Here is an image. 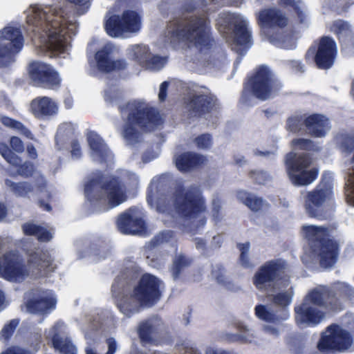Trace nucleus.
Here are the masks:
<instances>
[{
	"instance_id": "1",
	"label": "nucleus",
	"mask_w": 354,
	"mask_h": 354,
	"mask_svg": "<svg viewBox=\"0 0 354 354\" xmlns=\"http://www.w3.org/2000/svg\"><path fill=\"white\" fill-rule=\"evenodd\" d=\"M26 13L27 23L33 27L35 43L38 41L50 57L68 53L71 35H75L77 24L66 8L34 4Z\"/></svg>"
},
{
	"instance_id": "2",
	"label": "nucleus",
	"mask_w": 354,
	"mask_h": 354,
	"mask_svg": "<svg viewBox=\"0 0 354 354\" xmlns=\"http://www.w3.org/2000/svg\"><path fill=\"white\" fill-rule=\"evenodd\" d=\"M166 179V176H162L153 180L147 198L148 204L157 212L169 214L174 206L182 224L191 230L203 226L206 223V206L199 187H178L175 194H167L162 191Z\"/></svg>"
},
{
	"instance_id": "3",
	"label": "nucleus",
	"mask_w": 354,
	"mask_h": 354,
	"mask_svg": "<svg viewBox=\"0 0 354 354\" xmlns=\"http://www.w3.org/2000/svg\"><path fill=\"white\" fill-rule=\"evenodd\" d=\"M185 13L169 21L163 32L166 43L176 46L183 44L196 48L201 55L209 54L214 41L210 37L209 21L205 14H191L196 9L193 1L185 3Z\"/></svg>"
},
{
	"instance_id": "4",
	"label": "nucleus",
	"mask_w": 354,
	"mask_h": 354,
	"mask_svg": "<svg viewBox=\"0 0 354 354\" xmlns=\"http://www.w3.org/2000/svg\"><path fill=\"white\" fill-rule=\"evenodd\" d=\"M125 279L118 277L112 286L113 294H118L116 304L120 311L130 317L143 306L150 307L160 297V281L153 275L144 274L133 289L124 287Z\"/></svg>"
},
{
	"instance_id": "5",
	"label": "nucleus",
	"mask_w": 354,
	"mask_h": 354,
	"mask_svg": "<svg viewBox=\"0 0 354 354\" xmlns=\"http://www.w3.org/2000/svg\"><path fill=\"white\" fill-rule=\"evenodd\" d=\"M28 259V268L22 257L16 252L10 251L0 257V277L11 282H22L30 274L35 277L46 275L52 272L50 257L47 252L25 248Z\"/></svg>"
},
{
	"instance_id": "6",
	"label": "nucleus",
	"mask_w": 354,
	"mask_h": 354,
	"mask_svg": "<svg viewBox=\"0 0 354 354\" xmlns=\"http://www.w3.org/2000/svg\"><path fill=\"white\" fill-rule=\"evenodd\" d=\"M119 109L123 115L127 114L122 136L129 145L134 146L142 141L140 129L150 131L162 123L159 112L143 100L129 102Z\"/></svg>"
},
{
	"instance_id": "7",
	"label": "nucleus",
	"mask_w": 354,
	"mask_h": 354,
	"mask_svg": "<svg viewBox=\"0 0 354 354\" xmlns=\"http://www.w3.org/2000/svg\"><path fill=\"white\" fill-rule=\"evenodd\" d=\"M337 304V298L330 288L318 286L311 289L303 302L295 307L296 322L299 324L316 325L324 317V313L318 307L334 310Z\"/></svg>"
},
{
	"instance_id": "8",
	"label": "nucleus",
	"mask_w": 354,
	"mask_h": 354,
	"mask_svg": "<svg viewBox=\"0 0 354 354\" xmlns=\"http://www.w3.org/2000/svg\"><path fill=\"white\" fill-rule=\"evenodd\" d=\"M84 194L91 203L107 204L109 207H116L127 199L124 186L118 177L104 180L99 171L93 173L84 184Z\"/></svg>"
},
{
	"instance_id": "9",
	"label": "nucleus",
	"mask_w": 354,
	"mask_h": 354,
	"mask_svg": "<svg viewBox=\"0 0 354 354\" xmlns=\"http://www.w3.org/2000/svg\"><path fill=\"white\" fill-rule=\"evenodd\" d=\"M247 20L241 15L230 12L218 15L216 24L219 31L225 37L232 49L243 54L250 46V35L247 29Z\"/></svg>"
},
{
	"instance_id": "10",
	"label": "nucleus",
	"mask_w": 354,
	"mask_h": 354,
	"mask_svg": "<svg viewBox=\"0 0 354 354\" xmlns=\"http://www.w3.org/2000/svg\"><path fill=\"white\" fill-rule=\"evenodd\" d=\"M303 231L313 251L320 257L321 266L326 268L333 266L337 259V245L328 239V229L312 225L304 226Z\"/></svg>"
},
{
	"instance_id": "11",
	"label": "nucleus",
	"mask_w": 354,
	"mask_h": 354,
	"mask_svg": "<svg viewBox=\"0 0 354 354\" xmlns=\"http://www.w3.org/2000/svg\"><path fill=\"white\" fill-rule=\"evenodd\" d=\"M286 268L287 263L284 260L275 259L268 261L255 272L253 284L258 290L264 292H274L281 286L287 287L290 283L289 277H281Z\"/></svg>"
},
{
	"instance_id": "12",
	"label": "nucleus",
	"mask_w": 354,
	"mask_h": 354,
	"mask_svg": "<svg viewBox=\"0 0 354 354\" xmlns=\"http://www.w3.org/2000/svg\"><path fill=\"white\" fill-rule=\"evenodd\" d=\"M312 160L306 153L290 152L286 156V171L290 182L295 186H306L317 178L318 171L310 168Z\"/></svg>"
},
{
	"instance_id": "13",
	"label": "nucleus",
	"mask_w": 354,
	"mask_h": 354,
	"mask_svg": "<svg viewBox=\"0 0 354 354\" xmlns=\"http://www.w3.org/2000/svg\"><path fill=\"white\" fill-rule=\"evenodd\" d=\"M141 17L134 10H126L121 15L109 11L104 24L106 33L112 37L126 38L141 29Z\"/></svg>"
},
{
	"instance_id": "14",
	"label": "nucleus",
	"mask_w": 354,
	"mask_h": 354,
	"mask_svg": "<svg viewBox=\"0 0 354 354\" xmlns=\"http://www.w3.org/2000/svg\"><path fill=\"white\" fill-rule=\"evenodd\" d=\"M278 90V84L274 81L270 71L266 66H261L250 84L244 88L241 102L250 104L253 96L266 100L273 96Z\"/></svg>"
},
{
	"instance_id": "15",
	"label": "nucleus",
	"mask_w": 354,
	"mask_h": 354,
	"mask_svg": "<svg viewBox=\"0 0 354 354\" xmlns=\"http://www.w3.org/2000/svg\"><path fill=\"white\" fill-rule=\"evenodd\" d=\"M352 342L351 337L346 330L337 325H330L323 333L318 348L320 351H344L351 347Z\"/></svg>"
},
{
	"instance_id": "16",
	"label": "nucleus",
	"mask_w": 354,
	"mask_h": 354,
	"mask_svg": "<svg viewBox=\"0 0 354 354\" xmlns=\"http://www.w3.org/2000/svg\"><path fill=\"white\" fill-rule=\"evenodd\" d=\"M333 198L331 184L322 180L311 192L304 196V207L306 213L310 217L319 216V207L330 201Z\"/></svg>"
},
{
	"instance_id": "17",
	"label": "nucleus",
	"mask_w": 354,
	"mask_h": 354,
	"mask_svg": "<svg viewBox=\"0 0 354 354\" xmlns=\"http://www.w3.org/2000/svg\"><path fill=\"white\" fill-rule=\"evenodd\" d=\"M31 80L37 86L53 88L59 86L61 79L50 66L41 62H33L29 66Z\"/></svg>"
},
{
	"instance_id": "18",
	"label": "nucleus",
	"mask_w": 354,
	"mask_h": 354,
	"mask_svg": "<svg viewBox=\"0 0 354 354\" xmlns=\"http://www.w3.org/2000/svg\"><path fill=\"white\" fill-rule=\"evenodd\" d=\"M216 99L208 89L196 91L185 101L190 118L199 117L210 112L215 106Z\"/></svg>"
},
{
	"instance_id": "19",
	"label": "nucleus",
	"mask_w": 354,
	"mask_h": 354,
	"mask_svg": "<svg viewBox=\"0 0 354 354\" xmlns=\"http://www.w3.org/2000/svg\"><path fill=\"white\" fill-rule=\"evenodd\" d=\"M118 48L111 43H107L99 49L95 55L96 67L98 71L109 73L126 68L127 63L123 59H113V55Z\"/></svg>"
},
{
	"instance_id": "20",
	"label": "nucleus",
	"mask_w": 354,
	"mask_h": 354,
	"mask_svg": "<svg viewBox=\"0 0 354 354\" xmlns=\"http://www.w3.org/2000/svg\"><path fill=\"white\" fill-rule=\"evenodd\" d=\"M0 41L14 58L21 50L24 38L20 28L8 25L0 30Z\"/></svg>"
},
{
	"instance_id": "21",
	"label": "nucleus",
	"mask_w": 354,
	"mask_h": 354,
	"mask_svg": "<svg viewBox=\"0 0 354 354\" xmlns=\"http://www.w3.org/2000/svg\"><path fill=\"white\" fill-rule=\"evenodd\" d=\"M64 324L62 322L56 323L51 328L46 331L47 339H51L54 348L63 354H75V346L64 335Z\"/></svg>"
},
{
	"instance_id": "22",
	"label": "nucleus",
	"mask_w": 354,
	"mask_h": 354,
	"mask_svg": "<svg viewBox=\"0 0 354 354\" xmlns=\"http://www.w3.org/2000/svg\"><path fill=\"white\" fill-rule=\"evenodd\" d=\"M138 210L136 207L130 208L119 216L117 225L122 233L137 234L142 232L144 221L137 215Z\"/></svg>"
},
{
	"instance_id": "23",
	"label": "nucleus",
	"mask_w": 354,
	"mask_h": 354,
	"mask_svg": "<svg viewBox=\"0 0 354 354\" xmlns=\"http://www.w3.org/2000/svg\"><path fill=\"white\" fill-rule=\"evenodd\" d=\"M337 53L335 41L330 37L322 38L315 56L317 66L323 69L330 68L333 62Z\"/></svg>"
},
{
	"instance_id": "24",
	"label": "nucleus",
	"mask_w": 354,
	"mask_h": 354,
	"mask_svg": "<svg viewBox=\"0 0 354 354\" xmlns=\"http://www.w3.org/2000/svg\"><path fill=\"white\" fill-rule=\"evenodd\" d=\"M26 304L28 312L44 314L55 308L56 299L50 291L38 292Z\"/></svg>"
},
{
	"instance_id": "25",
	"label": "nucleus",
	"mask_w": 354,
	"mask_h": 354,
	"mask_svg": "<svg viewBox=\"0 0 354 354\" xmlns=\"http://www.w3.org/2000/svg\"><path fill=\"white\" fill-rule=\"evenodd\" d=\"M258 20L261 26L266 28H282L288 24V18L277 8L262 10L259 13Z\"/></svg>"
},
{
	"instance_id": "26",
	"label": "nucleus",
	"mask_w": 354,
	"mask_h": 354,
	"mask_svg": "<svg viewBox=\"0 0 354 354\" xmlns=\"http://www.w3.org/2000/svg\"><path fill=\"white\" fill-rule=\"evenodd\" d=\"M305 127L314 137H324L330 129L328 120L323 115L313 114L305 118Z\"/></svg>"
},
{
	"instance_id": "27",
	"label": "nucleus",
	"mask_w": 354,
	"mask_h": 354,
	"mask_svg": "<svg viewBox=\"0 0 354 354\" xmlns=\"http://www.w3.org/2000/svg\"><path fill=\"white\" fill-rule=\"evenodd\" d=\"M32 113L37 118L51 116L57 113V103L48 97H41L33 100L31 102Z\"/></svg>"
},
{
	"instance_id": "28",
	"label": "nucleus",
	"mask_w": 354,
	"mask_h": 354,
	"mask_svg": "<svg viewBox=\"0 0 354 354\" xmlns=\"http://www.w3.org/2000/svg\"><path fill=\"white\" fill-rule=\"evenodd\" d=\"M330 30L338 36L344 48L354 47V30L348 22L343 20L335 21Z\"/></svg>"
},
{
	"instance_id": "29",
	"label": "nucleus",
	"mask_w": 354,
	"mask_h": 354,
	"mask_svg": "<svg viewBox=\"0 0 354 354\" xmlns=\"http://www.w3.org/2000/svg\"><path fill=\"white\" fill-rule=\"evenodd\" d=\"M87 140L94 160L102 162L106 160L110 156L111 153L109 149L96 133L93 131L88 132Z\"/></svg>"
},
{
	"instance_id": "30",
	"label": "nucleus",
	"mask_w": 354,
	"mask_h": 354,
	"mask_svg": "<svg viewBox=\"0 0 354 354\" xmlns=\"http://www.w3.org/2000/svg\"><path fill=\"white\" fill-rule=\"evenodd\" d=\"M162 328V320L158 317H153L140 324L138 333L142 341L149 342Z\"/></svg>"
},
{
	"instance_id": "31",
	"label": "nucleus",
	"mask_w": 354,
	"mask_h": 354,
	"mask_svg": "<svg viewBox=\"0 0 354 354\" xmlns=\"http://www.w3.org/2000/svg\"><path fill=\"white\" fill-rule=\"evenodd\" d=\"M205 161V157L193 153H184L175 157L176 166L182 171H189Z\"/></svg>"
},
{
	"instance_id": "32",
	"label": "nucleus",
	"mask_w": 354,
	"mask_h": 354,
	"mask_svg": "<svg viewBox=\"0 0 354 354\" xmlns=\"http://www.w3.org/2000/svg\"><path fill=\"white\" fill-rule=\"evenodd\" d=\"M4 183L6 189L17 197H27L33 191L32 185L26 181L16 183L6 178Z\"/></svg>"
},
{
	"instance_id": "33",
	"label": "nucleus",
	"mask_w": 354,
	"mask_h": 354,
	"mask_svg": "<svg viewBox=\"0 0 354 354\" xmlns=\"http://www.w3.org/2000/svg\"><path fill=\"white\" fill-rule=\"evenodd\" d=\"M237 198L254 212L260 210L263 205V201L261 198H259L245 191L238 192Z\"/></svg>"
},
{
	"instance_id": "34",
	"label": "nucleus",
	"mask_w": 354,
	"mask_h": 354,
	"mask_svg": "<svg viewBox=\"0 0 354 354\" xmlns=\"http://www.w3.org/2000/svg\"><path fill=\"white\" fill-rule=\"evenodd\" d=\"M22 228L26 234L36 236L40 241H48L53 237V234L50 231L33 223H26L23 225Z\"/></svg>"
},
{
	"instance_id": "35",
	"label": "nucleus",
	"mask_w": 354,
	"mask_h": 354,
	"mask_svg": "<svg viewBox=\"0 0 354 354\" xmlns=\"http://www.w3.org/2000/svg\"><path fill=\"white\" fill-rule=\"evenodd\" d=\"M150 53L149 47L142 44L133 45L127 49L128 55L142 66L150 58Z\"/></svg>"
},
{
	"instance_id": "36",
	"label": "nucleus",
	"mask_w": 354,
	"mask_h": 354,
	"mask_svg": "<svg viewBox=\"0 0 354 354\" xmlns=\"http://www.w3.org/2000/svg\"><path fill=\"white\" fill-rule=\"evenodd\" d=\"M255 315L261 320L276 323L279 321V318L270 306L257 305L254 308Z\"/></svg>"
},
{
	"instance_id": "37",
	"label": "nucleus",
	"mask_w": 354,
	"mask_h": 354,
	"mask_svg": "<svg viewBox=\"0 0 354 354\" xmlns=\"http://www.w3.org/2000/svg\"><path fill=\"white\" fill-rule=\"evenodd\" d=\"M191 264V259L180 253L175 256L171 268V272L174 280L179 277L180 272Z\"/></svg>"
},
{
	"instance_id": "38",
	"label": "nucleus",
	"mask_w": 354,
	"mask_h": 354,
	"mask_svg": "<svg viewBox=\"0 0 354 354\" xmlns=\"http://www.w3.org/2000/svg\"><path fill=\"white\" fill-rule=\"evenodd\" d=\"M239 333L234 335V340L244 344H251L254 342L257 337L252 330L248 328L246 326L239 324L237 326Z\"/></svg>"
},
{
	"instance_id": "39",
	"label": "nucleus",
	"mask_w": 354,
	"mask_h": 354,
	"mask_svg": "<svg viewBox=\"0 0 354 354\" xmlns=\"http://www.w3.org/2000/svg\"><path fill=\"white\" fill-rule=\"evenodd\" d=\"M1 121L5 126L17 130L21 135L30 140H34V137L30 131L20 122L6 116H1Z\"/></svg>"
},
{
	"instance_id": "40",
	"label": "nucleus",
	"mask_w": 354,
	"mask_h": 354,
	"mask_svg": "<svg viewBox=\"0 0 354 354\" xmlns=\"http://www.w3.org/2000/svg\"><path fill=\"white\" fill-rule=\"evenodd\" d=\"M292 294V287H290L288 290L270 295L269 297L275 305L284 307L290 304Z\"/></svg>"
},
{
	"instance_id": "41",
	"label": "nucleus",
	"mask_w": 354,
	"mask_h": 354,
	"mask_svg": "<svg viewBox=\"0 0 354 354\" xmlns=\"http://www.w3.org/2000/svg\"><path fill=\"white\" fill-rule=\"evenodd\" d=\"M270 42L283 48H292L295 46V41L290 33L283 35H272L270 38Z\"/></svg>"
},
{
	"instance_id": "42",
	"label": "nucleus",
	"mask_w": 354,
	"mask_h": 354,
	"mask_svg": "<svg viewBox=\"0 0 354 354\" xmlns=\"http://www.w3.org/2000/svg\"><path fill=\"white\" fill-rule=\"evenodd\" d=\"M330 289L333 290L336 297L337 295L346 298H351L354 296V289L344 282L337 281L334 283Z\"/></svg>"
},
{
	"instance_id": "43",
	"label": "nucleus",
	"mask_w": 354,
	"mask_h": 354,
	"mask_svg": "<svg viewBox=\"0 0 354 354\" xmlns=\"http://www.w3.org/2000/svg\"><path fill=\"white\" fill-rule=\"evenodd\" d=\"M343 152L351 153L354 149V136L348 133H341L336 138Z\"/></svg>"
},
{
	"instance_id": "44",
	"label": "nucleus",
	"mask_w": 354,
	"mask_h": 354,
	"mask_svg": "<svg viewBox=\"0 0 354 354\" xmlns=\"http://www.w3.org/2000/svg\"><path fill=\"white\" fill-rule=\"evenodd\" d=\"M353 3V0H326L324 1V6L337 12L346 11Z\"/></svg>"
},
{
	"instance_id": "45",
	"label": "nucleus",
	"mask_w": 354,
	"mask_h": 354,
	"mask_svg": "<svg viewBox=\"0 0 354 354\" xmlns=\"http://www.w3.org/2000/svg\"><path fill=\"white\" fill-rule=\"evenodd\" d=\"M279 5L284 8H292L303 21L304 14L302 11L303 3L301 0H279Z\"/></svg>"
},
{
	"instance_id": "46",
	"label": "nucleus",
	"mask_w": 354,
	"mask_h": 354,
	"mask_svg": "<svg viewBox=\"0 0 354 354\" xmlns=\"http://www.w3.org/2000/svg\"><path fill=\"white\" fill-rule=\"evenodd\" d=\"M304 124L305 125V118L302 115H293L288 118L286 129L296 133L302 129Z\"/></svg>"
},
{
	"instance_id": "47",
	"label": "nucleus",
	"mask_w": 354,
	"mask_h": 354,
	"mask_svg": "<svg viewBox=\"0 0 354 354\" xmlns=\"http://www.w3.org/2000/svg\"><path fill=\"white\" fill-rule=\"evenodd\" d=\"M166 59L156 55H152L150 53V58H148L142 66L151 71H158L161 69L165 64Z\"/></svg>"
},
{
	"instance_id": "48",
	"label": "nucleus",
	"mask_w": 354,
	"mask_h": 354,
	"mask_svg": "<svg viewBox=\"0 0 354 354\" xmlns=\"http://www.w3.org/2000/svg\"><path fill=\"white\" fill-rule=\"evenodd\" d=\"M237 247L241 252L239 262L240 264L244 268H249L252 264L249 259L250 243H239Z\"/></svg>"
},
{
	"instance_id": "49",
	"label": "nucleus",
	"mask_w": 354,
	"mask_h": 354,
	"mask_svg": "<svg viewBox=\"0 0 354 354\" xmlns=\"http://www.w3.org/2000/svg\"><path fill=\"white\" fill-rule=\"evenodd\" d=\"M73 133V127L71 124L64 123L61 124L55 136L56 144L58 145L59 142H62L66 137H69Z\"/></svg>"
},
{
	"instance_id": "50",
	"label": "nucleus",
	"mask_w": 354,
	"mask_h": 354,
	"mask_svg": "<svg viewBox=\"0 0 354 354\" xmlns=\"http://www.w3.org/2000/svg\"><path fill=\"white\" fill-rule=\"evenodd\" d=\"M15 59L0 41V68L6 67L12 64Z\"/></svg>"
},
{
	"instance_id": "51",
	"label": "nucleus",
	"mask_w": 354,
	"mask_h": 354,
	"mask_svg": "<svg viewBox=\"0 0 354 354\" xmlns=\"http://www.w3.org/2000/svg\"><path fill=\"white\" fill-rule=\"evenodd\" d=\"M173 236L174 234L171 231H164L156 236L150 243L153 247H156L169 241Z\"/></svg>"
},
{
	"instance_id": "52",
	"label": "nucleus",
	"mask_w": 354,
	"mask_h": 354,
	"mask_svg": "<svg viewBox=\"0 0 354 354\" xmlns=\"http://www.w3.org/2000/svg\"><path fill=\"white\" fill-rule=\"evenodd\" d=\"M195 143L200 149H208L212 145V137L209 134H202L195 139Z\"/></svg>"
},
{
	"instance_id": "53",
	"label": "nucleus",
	"mask_w": 354,
	"mask_h": 354,
	"mask_svg": "<svg viewBox=\"0 0 354 354\" xmlns=\"http://www.w3.org/2000/svg\"><path fill=\"white\" fill-rule=\"evenodd\" d=\"M292 145L295 149L310 150L313 147V142L309 139L298 138L292 141Z\"/></svg>"
},
{
	"instance_id": "54",
	"label": "nucleus",
	"mask_w": 354,
	"mask_h": 354,
	"mask_svg": "<svg viewBox=\"0 0 354 354\" xmlns=\"http://www.w3.org/2000/svg\"><path fill=\"white\" fill-rule=\"evenodd\" d=\"M19 324L18 319H12L8 324L5 325L1 332V336L4 339H8L12 336L13 332Z\"/></svg>"
},
{
	"instance_id": "55",
	"label": "nucleus",
	"mask_w": 354,
	"mask_h": 354,
	"mask_svg": "<svg viewBox=\"0 0 354 354\" xmlns=\"http://www.w3.org/2000/svg\"><path fill=\"white\" fill-rule=\"evenodd\" d=\"M17 167V174L25 178L30 176L34 171L33 165L29 162L21 163Z\"/></svg>"
},
{
	"instance_id": "56",
	"label": "nucleus",
	"mask_w": 354,
	"mask_h": 354,
	"mask_svg": "<svg viewBox=\"0 0 354 354\" xmlns=\"http://www.w3.org/2000/svg\"><path fill=\"white\" fill-rule=\"evenodd\" d=\"M225 273V270L222 266L216 265L213 267L212 274L218 283L224 284L226 282Z\"/></svg>"
},
{
	"instance_id": "57",
	"label": "nucleus",
	"mask_w": 354,
	"mask_h": 354,
	"mask_svg": "<svg viewBox=\"0 0 354 354\" xmlns=\"http://www.w3.org/2000/svg\"><path fill=\"white\" fill-rule=\"evenodd\" d=\"M122 176L124 182H125L130 188L133 189L138 187V178L135 174L129 171H124Z\"/></svg>"
},
{
	"instance_id": "58",
	"label": "nucleus",
	"mask_w": 354,
	"mask_h": 354,
	"mask_svg": "<svg viewBox=\"0 0 354 354\" xmlns=\"http://www.w3.org/2000/svg\"><path fill=\"white\" fill-rule=\"evenodd\" d=\"M122 97V93L115 87L109 88L105 91V99L106 101L113 102Z\"/></svg>"
},
{
	"instance_id": "59",
	"label": "nucleus",
	"mask_w": 354,
	"mask_h": 354,
	"mask_svg": "<svg viewBox=\"0 0 354 354\" xmlns=\"http://www.w3.org/2000/svg\"><path fill=\"white\" fill-rule=\"evenodd\" d=\"M250 176L258 184H264L270 178V176L263 171H251Z\"/></svg>"
},
{
	"instance_id": "60",
	"label": "nucleus",
	"mask_w": 354,
	"mask_h": 354,
	"mask_svg": "<svg viewBox=\"0 0 354 354\" xmlns=\"http://www.w3.org/2000/svg\"><path fill=\"white\" fill-rule=\"evenodd\" d=\"M10 144L12 149L18 153H21L24 150V143L18 137H12L10 140Z\"/></svg>"
},
{
	"instance_id": "61",
	"label": "nucleus",
	"mask_w": 354,
	"mask_h": 354,
	"mask_svg": "<svg viewBox=\"0 0 354 354\" xmlns=\"http://www.w3.org/2000/svg\"><path fill=\"white\" fill-rule=\"evenodd\" d=\"M221 209V202L218 198L214 199L212 201V214L215 222L220 220L219 213Z\"/></svg>"
},
{
	"instance_id": "62",
	"label": "nucleus",
	"mask_w": 354,
	"mask_h": 354,
	"mask_svg": "<svg viewBox=\"0 0 354 354\" xmlns=\"http://www.w3.org/2000/svg\"><path fill=\"white\" fill-rule=\"evenodd\" d=\"M82 10V13L85 12L91 6V0H66Z\"/></svg>"
},
{
	"instance_id": "63",
	"label": "nucleus",
	"mask_w": 354,
	"mask_h": 354,
	"mask_svg": "<svg viewBox=\"0 0 354 354\" xmlns=\"http://www.w3.org/2000/svg\"><path fill=\"white\" fill-rule=\"evenodd\" d=\"M5 159L9 164L17 167L20 165L22 162L21 158L12 151L6 156Z\"/></svg>"
},
{
	"instance_id": "64",
	"label": "nucleus",
	"mask_w": 354,
	"mask_h": 354,
	"mask_svg": "<svg viewBox=\"0 0 354 354\" xmlns=\"http://www.w3.org/2000/svg\"><path fill=\"white\" fill-rule=\"evenodd\" d=\"M205 354H238L233 351H225L221 348L208 347L205 350Z\"/></svg>"
}]
</instances>
